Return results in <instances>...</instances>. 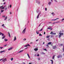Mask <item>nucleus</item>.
I'll return each mask as SVG.
<instances>
[{"instance_id": "obj_14", "label": "nucleus", "mask_w": 64, "mask_h": 64, "mask_svg": "<svg viewBox=\"0 0 64 64\" xmlns=\"http://www.w3.org/2000/svg\"><path fill=\"white\" fill-rule=\"evenodd\" d=\"M4 40L5 41V42H6V41H8V40L5 38L4 39Z\"/></svg>"}, {"instance_id": "obj_55", "label": "nucleus", "mask_w": 64, "mask_h": 64, "mask_svg": "<svg viewBox=\"0 0 64 64\" xmlns=\"http://www.w3.org/2000/svg\"><path fill=\"white\" fill-rule=\"evenodd\" d=\"M28 57L29 58H30V56H28Z\"/></svg>"}, {"instance_id": "obj_24", "label": "nucleus", "mask_w": 64, "mask_h": 64, "mask_svg": "<svg viewBox=\"0 0 64 64\" xmlns=\"http://www.w3.org/2000/svg\"><path fill=\"white\" fill-rule=\"evenodd\" d=\"M39 36H42V35L41 34H40Z\"/></svg>"}, {"instance_id": "obj_49", "label": "nucleus", "mask_w": 64, "mask_h": 64, "mask_svg": "<svg viewBox=\"0 0 64 64\" xmlns=\"http://www.w3.org/2000/svg\"><path fill=\"white\" fill-rule=\"evenodd\" d=\"M52 15L54 14V12L52 13Z\"/></svg>"}, {"instance_id": "obj_28", "label": "nucleus", "mask_w": 64, "mask_h": 64, "mask_svg": "<svg viewBox=\"0 0 64 64\" xmlns=\"http://www.w3.org/2000/svg\"><path fill=\"white\" fill-rule=\"evenodd\" d=\"M42 54H45V53H44L43 52H42Z\"/></svg>"}, {"instance_id": "obj_61", "label": "nucleus", "mask_w": 64, "mask_h": 64, "mask_svg": "<svg viewBox=\"0 0 64 64\" xmlns=\"http://www.w3.org/2000/svg\"><path fill=\"white\" fill-rule=\"evenodd\" d=\"M45 43V42H44L43 43V44H44Z\"/></svg>"}, {"instance_id": "obj_10", "label": "nucleus", "mask_w": 64, "mask_h": 64, "mask_svg": "<svg viewBox=\"0 0 64 64\" xmlns=\"http://www.w3.org/2000/svg\"><path fill=\"white\" fill-rule=\"evenodd\" d=\"M50 60L51 61H52V64H53V60Z\"/></svg>"}, {"instance_id": "obj_2", "label": "nucleus", "mask_w": 64, "mask_h": 64, "mask_svg": "<svg viewBox=\"0 0 64 64\" xmlns=\"http://www.w3.org/2000/svg\"><path fill=\"white\" fill-rule=\"evenodd\" d=\"M26 28H25L22 31V33L23 34H24L26 32Z\"/></svg>"}, {"instance_id": "obj_3", "label": "nucleus", "mask_w": 64, "mask_h": 64, "mask_svg": "<svg viewBox=\"0 0 64 64\" xmlns=\"http://www.w3.org/2000/svg\"><path fill=\"white\" fill-rule=\"evenodd\" d=\"M28 46H29V47H31V46L29 44H28L27 45H26L25 46H24V47H27Z\"/></svg>"}, {"instance_id": "obj_46", "label": "nucleus", "mask_w": 64, "mask_h": 64, "mask_svg": "<svg viewBox=\"0 0 64 64\" xmlns=\"http://www.w3.org/2000/svg\"><path fill=\"white\" fill-rule=\"evenodd\" d=\"M37 56H39V54H38L37 55Z\"/></svg>"}, {"instance_id": "obj_4", "label": "nucleus", "mask_w": 64, "mask_h": 64, "mask_svg": "<svg viewBox=\"0 0 64 64\" xmlns=\"http://www.w3.org/2000/svg\"><path fill=\"white\" fill-rule=\"evenodd\" d=\"M52 48L53 49H56V48H57V47L56 46H53L52 47Z\"/></svg>"}, {"instance_id": "obj_60", "label": "nucleus", "mask_w": 64, "mask_h": 64, "mask_svg": "<svg viewBox=\"0 0 64 64\" xmlns=\"http://www.w3.org/2000/svg\"><path fill=\"white\" fill-rule=\"evenodd\" d=\"M64 20V18L62 20Z\"/></svg>"}, {"instance_id": "obj_63", "label": "nucleus", "mask_w": 64, "mask_h": 64, "mask_svg": "<svg viewBox=\"0 0 64 64\" xmlns=\"http://www.w3.org/2000/svg\"><path fill=\"white\" fill-rule=\"evenodd\" d=\"M7 46L6 45L4 46Z\"/></svg>"}, {"instance_id": "obj_19", "label": "nucleus", "mask_w": 64, "mask_h": 64, "mask_svg": "<svg viewBox=\"0 0 64 64\" xmlns=\"http://www.w3.org/2000/svg\"><path fill=\"white\" fill-rule=\"evenodd\" d=\"M10 60H11V61H13V58H12L10 59Z\"/></svg>"}, {"instance_id": "obj_9", "label": "nucleus", "mask_w": 64, "mask_h": 64, "mask_svg": "<svg viewBox=\"0 0 64 64\" xmlns=\"http://www.w3.org/2000/svg\"><path fill=\"white\" fill-rule=\"evenodd\" d=\"M34 50L35 51H37V50H38V49L34 48Z\"/></svg>"}, {"instance_id": "obj_62", "label": "nucleus", "mask_w": 64, "mask_h": 64, "mask_svg": "<svg viewBox=\"0 0 64 64\" xmlns=\"http://www.w3.org/2000/svg\"><path fill=\"white\" fill-rule=\"evenodd\" d=\"M5 0H3V2H4V1H5Z\"/></svg>"}, {"instance_id": "obj_36", "label": "nucleus", "mask_w": 64, "mask_h": 64, "mask_svg": "<svg viewBox=\"0 0 64 64\" xmlns=\"http://www.w3.org/2000/svg\"><path fill=\"white\" fill-rule=\"evenodd\" d=\"M57 57H58V58H60V57L59 56V55L58 56H57Z\"/></svg>"}, {"instance_id": "obj_11", "label": "nucleus", "mask_w": 64, "mask_h": 64, "mask_svg": "<svg viewBox=\"0 0 64 64\" xmlns=\"http://www.w3.org/2000/svg\"><path fill=\"white\" fill-rule=\"evenodd\" d=\"M40 15V14H38V16H37V19H38V18H39V17Z\"/></svg>"}, {"instance_id": "obj_57", "label": "nucleus", "mask_w": 64, "mask_h": 64, "mask_svg": "<svg viewBox=\"0 0 64 64\" xmlns=\"http://www.w3.org/2000/svg\"><path fill=\"white\" fill-rule=\"evenodd\" d=\"M38 41V40H36V41Z\"/></svg>"}, {"instance_id": "obj_48", "label": "nucleus", "mask_w": 64, "mask_h": 64, "mask_svg": "<svg viewBox=\"0 0 64 64\" xmlns=\"http://www.w3.org/2000/svg\"><path fill=\"white\" fill-rule=\"evenodd\" d=\"M4 26V24H3L2 25V26Z\"/></svg>"}, {"instance_id": "obj_40", "label": "nucleus", "mask_w": 64, "mask_h": 64, "mask_svg": "<svg viewBox=\"0 0 64 64\" xmlns=\"http://www.w3.org/2000/svg\"><path fill=\"white\" fill-rule=\"evenodd\" d=\"M10 14H12V12H10Z\"/></svg>"}, {"instance_id": "obj_26", "label": "nucleus", "mask_w": 64, "mask_h": 64, "mask_svg": "<svg viewBox=\"0 0 64 64\" xmlns=\"http://www.w3.org/2000/svg\"><path fill=\"white\" fill-rule=\"evenodd\" d=\"M50 34H53V32H51L50 33Z\"/></svg>"}, {"instance_id": "obj_8", "label": "nucleus", "mask_w": 64, "mask_h": 64, "mask_svg": "<svg viewBox=\"0 0 64 64\" xmlns=\"http://www.w3.org/2000/svg\"><path fill=\"white\" fill-rule=\"evenodd\" d=\"M50 29V30H52V28H48V29Z\"/></svg>"}, {"instance_id": "obj_45", "label": "nucleus", "mask_w": 64, "mask_h": 64, "mask_svg": "<svg viewBox=\"0 0 64 64\" xmlns=\"http://www.w3.org/2000/svg\"><path fill=\"white\" fill-rule=\"evenodd\" d=\"M5 16H2V17H4V18L5 17Z\"/></svg>"}, {"instance_id": "obj_31", "label": "nucleus", "mask_w": 64, "mask_h": 64, "mask_svg": "<svg viewBox=\"0 0 64 64\" xmlns=\"http://www.w3.org/2000/svg\"><path fill=\"white\" fill-rule=\"evenodd\" d=\"M48 45V44H47L46 45V46L47 47H49V45Z\"/></svg>"}, {"instance_id": "obj_50", "label": "nucleus", "mask_w": 64, "mask_h": 64, "mask_svg": "<svg viewBox=\"0 0 64 64\" xmlns=\"http://www.w3.org/2000/svg\"><path fill=\"white\" fill-rule=\"evenodd\" d=\"M6 4V2H4L3 4Z\"/></svg>"}, {"instance_id": "obj_38", "label": "nucleus", "mask_w": 64, "mask_h": 64, "mask_svg": "<svg viewBox=\"0 0 64 64\" xmlns=\"http://www.w3.org/2000/svg\"><path fill=\"white\" fill-rule=\"evenodd\" d=\"M26 40V38H24V39L23 40H24V41H25V40Z\"/></svg>"}, {"instance_id": "obj_18", "label": "nucleus", "mask_w": 64, "mask_h": 64, "mask_svg": "<svg viewBox=\"0 0 64 64\" xmlns=\"http://www.w3.org/2000/svg\"><path fill=\"white\" fill-rule=\"evenodd\" d=\"M7 19V16H6L5 18V19H4V20H6Z\"/></svg>"}, {"instance_id": "obj_42", "label": "nucleus", "mask_w": 64, "mask_h": 64, "mask_svg": "<svg viewBox=\"0 0 64 64\" xmlns=\"http://www.w3.org/2000/svg\"><path fill=\"white\" fill-rule=\"evenodd\" d=\"M38 60H40V58H38Z\"/></svg>"}, {"instance_id": "obj_54", "label": "nucleus", "mask_w": 64, "mask_h": 64, "mask_svg": "<svg viewBox=\"0 0 64 64\" xmlns=\"http://www.w3.org/2000/svg\"><path fill=\"white\" fill-rule=\"evenodd\" d=\"M45 33H46L45 32H44V34L45 35Z\"/></svg>"}, {"instance_id": "obj_27", "label": "nucleus", "mask_w": 64, "mask_h": 64, "mask_svg": "<svg viewBox=\"0 0 64 64\" xmlns=\"http://www.w3.org/2000/svg\"><path fill=\"white\" fill-rule=\"evenodd\" d=\"M36 33H37V34H39V32H38L37 31H36Z\"/></svg>"}, {"instance_id": "obj_47", "label": "nucleus", "mask_w": 64, "mask_h": 64, "mask_svg": "<svg viewBox=\"0 0 64 64\" xmlns=\"http://www.w3.org/2000/svg\"><path fill=\"white\" fill-rule=\"evenodd\" d=\"M45 10L47 11V8H45Z\"/></svg>"}, {"instance_id": "obj_17", "label": "nucleus", "mask_w": 64, "mask_h": 64, "mask_svg": "<svg viewBox=\"0 0 64 64\" xmlns=\"http://www.w3.org/2000/svg\"><path fill=\"white\" fill-rule=\"evenodd\" d=\"M59 18H56V19H55L54 20H53L54 21H55V20H56L57 19H59Z\"/></svg>"}, {"instance_id": "obj_21", "label": "nucleus", "mask_w": 64, "mask_h": 64, "mask_svg": "<svg viewBox=\"0 0 64 64\" xmlns=\"http://www.w3.org/2000/svg\"><path fill=\"white\" fill-rule=\"evenodd\" d=\"M50 37V36H46V38H49Z\"/></svg>"}, {"instance_id": "obj_30", "label": "nucleus", "mask_w": 64, "mask_h": 64, "mask_svg": "<svg viewBox=\"0 0 64 64\" xmlns=\"http://www.w3.org/2000/svg\"><path fill=\"white\" fill-rule=\"evenodd\" d=\"M3 11H4V10H1V13L3 12Z\"/></svg>"}, {"instance_id": "obj_53", "label": "nucleus", "mask_w": 64, "mask_h": 64, "mask_svg": "<svg viewBox=\"0 0 64 64\" xmlns=\"http://www.w3.org/2000/svg\"><path fill=\"white\" fill-rule=\"evenodd\" d=\"M28 64H32V63L31 62H30V63H29Z\"/></svg>"}, {"instance_id": "obj_51", "label": "nucleus", "mask_w": 64, "mask_h": 64, "mask_svg": "<svg viewBox=\"0 0 64 64\" xmlns=\"http://www.w3.org/2000/svg\"><path fill=\"white\" fill-rule=\"evenodd\" d=\"M38 4H40V2H38Z\"/></svg>"}, {"instance_id": "obj_44", "label": "nucleus", "mask_w": 64, "mask_h": 64, "mask_svg": "<svg viewBox=\"0 0 64 64\" xmlns=\"http://www.w3.org/2000/svg\"><path fill=\"white\" fill-rule=\"evenodd\" d=\"M22 64H25V63L24 62H23L22 63Z\"/></svg>"}, {"instance_id": "obj_12", "label": "nucleus", "mask_w": 64, "mask_h": 64, "mask_svg": "<svg viewBox=\"0 0 64 64\" xmlns=\"http://www.w3.org/2000/svg\"><path fill=\"white\" fill-rule=\"evenodd\" d=\"M52 43L51 42H50L48 43V45H50Z\"/></svg>"}, {"instance_id": "obj_33", "label": "nucleus", "mask_w": 64, "mask_h": 64, "mask_svg": "<svg viewBox=\"0 0 64 64\" xmlns=\"http://www.w3.org/2000/svg\"><path fill=\"white\" fill-rule=\"evenodd\" d=\"M43 30V28H41V29L40 30V31H42Z\"/></svg>"}, {"instance_id": "obj_32", "label": "nucleus", "mask_w": 64, "mask_h": 64, "mask_svg": "<svg viewBox=\"0 0 64 64\" xmlns=\"http://www.w3.org/2000/svg\"><path fill=\"white\" fill-rule=\"evenodd\" d=\"M2 36H4V34H2Z\"/></svg>"}, {"instance_id": "obj_7", "label": "nucleus", "mask_w": 64, "mask_h": 64, "mask_svg": "<svg viewBox=\"0 0 64 64\" xmlns=\"http://www.w3.org/2000/svg\"><path fill=\"white\" fill-rule=\"evenodd\" d=\"M16 36H14V41H16Z\"/></svg>"}, {"instance_id": "obj_35", "label": "nucleus", "mask_w": 64, "mask_h": 64, "mask_svg": "<svg viewBox=\"0 0 64 64\" xmlns=\"http://www.w3.org/2000/svg\"><path fill=\"white\" fill-rule=\"evenodd\" d=\"M51 4V2H49L48 3V4Z\"/></svg>"}, {"instance_id": "obj_20", "label": "nucleus", "mask_w": 64, "mask_h": 64, "mask_svg": "<svg viewBox=\"0 0 64 64\" xmlns=\"http://www.w3.org/2000/svg\"><path fill=\"white\" fill-rule=\"evenodd\" d=\"M58 56H59V57H60H60L61 58V57H62V55H60V54Z\"/></svg>"}, {"instance_id": "obj_37", "label": "nucleus", "mask_w": 64, "mask_h": 64, "mask_svg": "<svg viewBox=\"0 0 64 64\" xmlns=\"http://www.w3.org/2000/svg\"><path fill=\"white\" fill-rule=\"evenodd\" d=\"M2 33L0 32V35H2Z\"/></svg>"}, {"instance_id": "obj_25", "label": "nucleus", "mask_w": 64, "mask_h": 64, "mask_svg": "<svg viewBox=\"0 0 64 64\" xmlns=\"http://www.w3.org/2000/svg\"><path fill=\"white\" fill-rule=\"evenodd\" d=\"M4 51H4V50H3V51H0V53H2V52H4Z\"/></svg>"}, {"instance_id": "obj_15", "label": "nucleus", "mask_w": 64, "mask_h": 64, "mask_svg": "<svg viewBox=\"0 0 64 64\" xmlns=\"http://www.w3.org/2000/svg\"><path fill=\"white\" fill-rule=\"evenodd\" d=\"M4 38H5V36H4L3 37H2V39H3Z\"/></svg>"}, {"instance_id": "obj_39", "label": "nucleus", "mask_w": 64, "mask_h": 64, "mask_svg": "<svg viewBox=\"0 0 64 64\" xmlns=\"http://www.w3.org/2000/svg\"><path fill=\"white\" fill-rule=\"evenodd\" d=\"M43 50H45V51H46V49H44L43 48Z\"/></svg>"}, {"instance_id": "obj_56", "label": "nucleus", "mask_w": 64, "mask_h": 64, "mask_svg": "<svg viewBox=\"0 0 64 64\" xmlns=\"http://www.w3.org/2000/svg\"><path fill=\"white\" fill-rule=\"evenodd\" d=\"M27 55L28 56H29V54H27Z\"/></svg>"}, {"instance_id": "obj_64", "label": "nucleus", "mask_w": 64, "mask_h": 64, "mask_svg": "<svg viewBox=\"0 0 64 64\" xmlns=\"http://www.w3.org/2000/svg\"><path fill=\"white\" fill-rule=\"evenodd\" d=\"M63 51H64V48H63Z\"/></svg>"}, {"instance_id": "obj_23", "label": "nucleus", "mask_w": 64, "mask_h": 64, "mask_svg": "<svg viewBox=\"0 0 64 64\" xmlns=\"http://www.w3.org/2000/svg\"><path fill=\"white\" fill-rule=\"evenodd\" d=\"M63 44H60V46H63Z\"/></svg>"}, {"instance_id": "obj_59", "label": "nucleus", "mask_w": 64, "mask_h": 64, "mask_svg": "<svg viewBox=\"0 0 64 64\" xmlns=\"http://www.w3.org/2000/svg\"><path fill=\"white\" fill-rule=\"evenodd\" d=\"M41 26V24L39 25V26Z\"/></svg>"}, {"instance_id": "obj_41", "label": "nucleus", "mask_w": 64, "mask_h": 64, "mask_svg": "<svg viewBox=\"0 0 64 64\" xmlns=\"http://www.w3.org/2000/svg\"><path fill=\"white\" fill-rule=\"evenodd\" d=\"M3 48V47H0V48H1V49H2Z\"/></svg>"}, {"instance_id": "obj_13", "label": "nucleus", "mask_w": 64, "mask_h": 64, "mask_svg": "<svg viewBox=\"0 0 64 64\" xmlns=\"http://www.w3.org/2000/svg\"><path fill=\"white\" fill-rule=\"evenodd\" d=\"M55 55L54 56L52 57V59H54V58H55Z\"/></svg>"}, {"instance_id": "obj_16", "label": "nucleus", "mask_w": 64, "mask_h": 64, "mask_svg": "<svg viewBox=\"0 0 64 64\" xmlns=\"http://www.w3.org/2000/svg\"><path fill=\"white\" fill-rule=\"evenodd\" d=\"M12 49V48H10L8 49V50H11Z\"/></svg>"}, {"instance_id": "obj_6", "label": "nucleus", "mask_w": 64, "mask_h": 64, "mask_svg": "<svg viewBox=\"0 0 64 64\" xmlns=\"http://www.w3.org/2000/svg\"><path fill=\"white\" fill-rule=\"evenodd\" d=\"M59 34L60 35H61H61H63V33H59Z\"/></svg>"}, {"instance_id": "obj_1", "label": "nucleus", "mask_w": 64, "mask_h": 64, "mask_svg": "<svg viewBox=\"0 0 64 64\" xmlns=\"http://www.w3.org/2000/svg\"><path fill=\"white\" fill-rule=\"evenodd\" d=\"M4 8H5L4 9L5 10H7V6H4V7H3V6H0V10H2V9H4Z\"/></svg>"}, {"instance_id": "obj_34", "label": "nucleus", "mask_w": 64, "mask_h": 64, "mask_svg": "<svg viewBox=\"0 0 64 64\" xmlns=\"http://www.w3.org/2000/svg\"><path fill=\"white\" fill-rule=\"evenodd\" d=\"M53 34L54 35H56V33H53Z\"/></svg>"}, {"instance_id": "obj_5", "label": "nucleus", "mask_w": 64, "mask_h": 64, "mask_svg": "<svg viewBox=\"0 0 64 64\" xmlns=\"http://www.w3.org/2000/svg\"><path fill=\"white\" fill-rule=\"evenodd\" d=\"M24 51V50H22L19 52L18 53H21V52H22Z\"/></svg>"}, {"instance_id": "obj_43", "label": "nucleus", "mask_w": 64, "mask_h": 64, "mask_svg": "<svg viewBox=\"0 0 64 64\" xmlns=\"http://www.w3.org/2000/svg\"><path fill=\"white\" fill-rule=\"evenodd\" d=\"M10 8H11V7H12V5H10Z\"/></svg>"}, {"instance_id": "obj_52", "label": "nucleus", "mask_w": 64, "mask_h": 64, "mask_svg": "<svg viewBox=\"0 0 64 64\" xmlns=\"http://www.w3.org/2000/svg\"><path fill=\"white\" fill-rule=\"evenodd\" d=\"M3 59H4V58H3L1 59V60H3Z\"/></svg>"}, {"instance_id": "obj_22", "label": "nucleus", "mask_w": 64, "mask_h": 64, "mask_svg": "<svg viewBox=\"0 0 64 64\" xmlns=\"http://www.w3.org/2000/svg\"><path fill=\"white\" fill-rule=\"evenodd\" d=\"M61 37V34H60L59 35V38H60Z\"/></svg>"}, {"instance_id": "obj_58", "label": "nucleus", "mask_w": 64, "mask_h": 64, "mask_svg": "<svg viewBox=\"0 0 64 64\" xmlns=\"http://www.w3.org/2000/svg\"><path fill=\"white\" fill-rule=\"evenodd\" d=\"M6 60V58H5V59H4V60Z\"/></svg>"}, {"instance_id": "obj_29", "label": "nucleus", "mask_w": 64, "mask_h": 64, "mask_svg": "<svg viewBox=\"0 0 64 64\" xmlns=\"http://www.w3.org/2000/svg\"><path fill=\"white\" fill-rule=\"evenodd\" d=\"M8 35L9 37H10V33H9V32H8Z\"/></svg>"}]
</instances>
